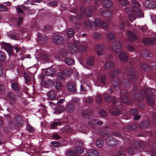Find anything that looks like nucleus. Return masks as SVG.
I'll return each mask as SVG.
<instances>
[{
    "label": "nucleus",
    "instance_id": "obj_1",
    "mask_svg": "<svg viewBox=\"0 0 156 156\" xmlns=\"http://www.w3.org/2000/svg\"><path fill=\"white\" fill-rule=\"evenodd\" d=\"M125 71L127 75L129 76L130 81L133 83L141 81L144 78L143 75L141 73L137 72L135 69L131 67H127Z\"/></svg>",
    "mask_w": 156,
    "mask_h": 156
},
{
    "label": "nucleus",
    "instance_id": "obj_2",
    "mask_svg": "<svg viewBox=\"0 0 156 156\" xmlns=\"http://www.w3.org/2000/svg\"><path fill=\"white\" fill-rule=\"evenodd\" d=\"M104 99L105 101L107 103L112 102L113 107L115 106V108H118V105L119 107H122L121 104L120 102H117V98L115 96L111 97L109 94L104 93L103 94Z\"/></svg>",
    "mask_w": 156,
    "mask_h": 156
},
{
    "label": "nucleus",
    "instance_id": "obj_3",
    "mask_svg": "<svg viewBox=\"0 0 156 156\" xmlns=\"http://www.w3.org/2000/svg\"><path fill=\"white\" fill-rule=\"evenodd\" d=\"M133 98L136 101H137L138 106L140 109H143L144 108L145 104L142 101L144 100V97L141 94L135 92L133 94Z\"/></svg>",
    "mask_w": 156,
    "mask_h": 156
},
{
    "label": "nucleus",
    "instance_id": "obj_4",
    "mask_svg": "<svg viewBox=\"0 0 156 156\" xmlns=\"http://www.w3.org/2000/svg\"><path fill=\"white\" fill-rule=\"evenodd\" d=\"M120 81L121 85L126 87H128L130 86V84L129 80L123 78L119 81V79H116L115 83L113 85L114 88L116 90L119 89Z\"/></svg>",
    "mask_w": 156,
    "mask_h": 156
},
{
    "label": "nucleus",
    "instance_id": "obj_5",
    "mask_svg": "<svg viewBox=\"0 0 156 156\" xmlns=\"http://www.w3.org/2000/svg\"><path fill=\"white\" fill-rule=\"evenodd\" d=\"M131 146L132 148L136 149L140 148L144 149L145 148L146 144L141 141H133L131 143Z\"/></svg>",
    "mask_w": 156,
    "mask_h": 156
},
{
    "label": "nucleus",
    "instance_id": "obj_6",
    "mask_svg": "<svg viewBox=\"0 0 156 156\" xmlns=\"http://www.w3.org/2000/svg\"><path fill=\"white\" fill-rule=\"evenodd\" d=\"M106 142L107 144L110 146H115L118 144V140L112 136H107L106 139Z\"/></svg>",
    "mask_w": 156,
    "mask_h": 156
},
{
    "label": "nucleus",
    "instance_id": "obj_7",
    "mask_svg": "<svg viewBox=\"0 0 156 156\" xmlns=\"http://www.w3.org/2000/svg\"><path fill=\"white\" fill-rule=\"evenodd\" d=\"M84 16L83 13L82 11L79 12L77 16L71 15L70 17V19L71 21L75 24H76L77 19L82 18Z\"/></svg>",
    "mask_w": 156,
    "mask_h": 156
},
{
    "label": "nucleus",
    "instance_id": "obj_8",
    "mask_svg": "<svg viewBox=\"0 0 156 156\" xmlns=\"http://www.w3.org/2000/svg\"><path fill=\"white\" fill-rule=\"evenodd\" d=\"M153 39L150 38H145L142 41L143 43L147 45L153 46L154 44L155 41H156V34H154V36L153 37Z\"/></svg>",
    "mask_w": 156,
    "mask_h": 156
},
{
    "label": "nucleus",
    "instance_id": "obj_9",
    "mask_svg": "<svg viewBox=\"0 0 156 156\" xmlns=\"http://www.w3.org/2000/svg\"><path fill=\"white\" fill-rule=\"evenodd\" d=\"M121 48L122 45L119 41H115L112 44V49L115 53L119 52Z\"/></svg>",
    "mask_w": 156,
    "mask_h": 156
},
{
    "label": "nucleus",
    "instance_id": "obj_10",
    "mask_svg": "<svg viewBox=\"0 0 156 156\" xmlns=\"http://www.w3.org/2000/svg\"><path fill=\"white\" fill-rule=\"evenodd\" d=\"M52 41L55 43L58 44L62 43L64 40V37L60 35H57L53 37Z\"/></svg>",
    "mask_w": 156,
    "mask_h": 156
},
{
    "label": "nucleus",
    "instance_id": "obj_11",
    "mask_svg": "<svg viewBox=\"0 0 156 156\" xmlns=\"http://www.w3.org/2000/svg\"><path fill=\"white\" fill-rule=\"evenodd\" d=\"M137 127V126L135 123L128 124L126 126L123 127V129L124 131L129 132L135 130Z\"/></svg>",
    "mask_w": 156,
    "mask_h": 156
},
{
    "label": "nucleus",
    "instance_id": "obj_12",
    "mask_svg": "<svg viewBox=\"0 0 156 156\" xmlns=\"http://www.w3.org/2000/svg\"><path fill=\"white\" fill-rule=\"evenodd\" d=\"M2 46L9 54H12L13 47L11 45L6 43L3 42L2 43Z\"/></svg>",
    "mask_w": 156,
    "mask_h": 156
},
{
    "label": "nucleus",
    "instance_id": "obj_13",
    "mask_svg": "<svg viewBox=\"0 0 156 156\" xmlns=\"http://www.w3.org/2000/svg\"><path fill=\"white\" fill-rule=\"evenodd\" d=\"M132 7H127L129 8L128 9L130 10L129 11L133 12V9L135 10H137L140 6V4L135 0H132L131 2Z\"/></svg>",
    "mask_w": 156,
    "mask_h": 156
},
{
    "label": "nucleus",
    "instance_id": "obj_14",
    "mask_svg": "<svg viewBox=\"0 0 156 156\" xmlns=\"http://www.w3.org/2000/svg\"><path fill=\"white\" fill-rule=\"evenodd\" d=\"M95 49L97 51L98 54L99 55H101L105 51V48L103 44H100L96 45Z\"/></svg>",
    "mask_w": 156,
    "mask_h": 156
},
{
    "label": "nucleus",
    "instance_id": "obj_15",
    "mask_svg": "<svg viewBox=\"0 0 156 156\" xmlns=\"http://www.w3.org/2000/svg\"><path fill=\"white\" fill-rule=\"evenodd\" d=\"M101 12L102 16L105 18L110 19L112 17V12L109 10L102 9Z\"/></svg>",
    "mask_w": 156,
    "mask_h": 156
},
{
    "label": "nucleus",
    "instance_id": "obj_16",
    "mask_svg": "<svg viewBox=\"0 0 156 156\" xmlns=\"http://www.w3.org/2000/svg\"><path fill=\"white\" fill-rule=\"evenodd\" d=\"M37 41L42 44L46 43L48 41V37L44 35H42L40 33L38 34Z\"/></svg>",
    "mask_w": 156,
    "mask_h": 156
},
{
    "label": "nucleus",
    "instance_id": "obj_17",
    "mask_svg": "<svg viewBox=\"0 0 156 156\" xmlns=\"http://www.w3.org/2000/svg\"><path fill=\"white\" fill-rule=\"evenodd\" d=\"M144 5L149 8L153 9L156 6V3L151 0H146L145 2Z\"/></svg>",
    "mask_w": 156,
    "mask_h": 156
},
{
    "label": "nucleus",
    "instance_id": "obj_18",
    "mask_svg": "<svg viewBox=\"0 0 156 156\" xmlns=\"http://www.w3.org/2000/svg\"><path fill=\"white\" fill-rule=\"evenodd\" d=\"M143 93V95H145V98L149 104L152 107L154 105V102L151 98L147 94L145 90H141V93Z\"/></svg>",
    "mask_w": 156,
    "mask_h": 156
},
{
    "label": "nucleus",
    "instance_id": "obj_19",
    "mask_svg": "<svg viewBox=\"0 0 156 156\" xmlns=\"http://www.w3.org/2000/svg\"><path fill=\"white\" fill-rule=\"evenodd\" d=\"M96 8L94 6H90L88 9H85L84 10V12L87 16H89L91 14V12H94Z\"/></svg>",
    "mask_w": 156,
    "mask_h": 156
},
{
    "label": "nucleus",
    "instance_id": "obj_20",
    "mask_svg": "<svg viewBox=\"0 0 156 156\" xmlns=\"http://www.w3.org/2000/svg\"><path fill=\"white\" fill-rule=\"evenodd\" d=\"M129 8L126 7L125 9V11L127 13L128 15V18L129 20L132 22L135 19L134 16V14L132 11H129L130 10L128 9Z\"/></svg>",
    "mask_w": 156,
    "mask_h": 156
},
{
    "label": "nucleus",
    "instance_id": "obj_21",
    "mask_svg": "<svg viewBox=\"0 0 156 156\" xmlns=\"http://www.w3.org/2000/svg\"><path fill=\"white\" fill-rule=\"evenodd\" d=\"M127 34L128 36L129 39L132 41H134L137 39L136 36L131 31L127 30Z\"/></svg>",
    "mask_w": 156,
    "mask_h": 156
},
{
    "label": "nucleus",
    "instance_id": "obj_22",
    "mask_svg": "<svg viewBox=\"0 0 156 156\" xmlns=\"http://www.w3.org/2000/svg\"><path fill=\"white\" fill-rule=\"evenodd\" d=\"M118 56L119 58L121 61L126 62L128 60V57L125 52H120Z\"/></svg>",
    "mask_w": 156,
    "mask_h": 156
},
{
    "label": "nucleus",
    "instance_id": "obj_23",
    "mask_svg": "<svg viewBox=\"0 0 156 156\" xmlns=\"http://www.w3.org/2000/svg\"><path fill=\"white\" fill-rule=\"evenodd\" d=\"M14 122L18 126H20L22 124L23 121L21 116L19 115H17L15 116Z\"/></svg>",
    "mask_w": 156,
    "mask_h": 156
},
{
    "label": "nucleus",
    "instance_id": "obj_24",
    "mask_svg": "<svg viewBox=\"0 0 156 156\" xmlns=\"http://www.w3.org/2000/svg\"><path fill=\"white\" fill-rule=\"evenodd\" d=\"M48 99L53 100L56 97V95L55 91L53 90H51L47 94Z\"/></svg>",
    "mask_w": 156,
    "mask_h": 156
},
{
    "label": "nucleus",
    "instance_id": "obj_25",
    "mask_svg": "<svg viewBox=\"0 0 156 156\" xmlns=\"http://www.w3.org/2000/svg\"><path fill=\"white\" fill-rule=\"evenodd\" d=\"M132 10L134 15L136 17H144V14L143 12L139 9L136 10L133 9Z\"/></svg>",
    "mask_w": 156,
    "mask_h": 156
},
{
    "label": "nucleus",
    "instance_id": "obj_26",
    "mask_svg": "<svg viewBox=\"0 0 156 156\" xmlns=\"http://www.w3.org/2000/svg\"><path fill=\"white\" fill-rule=\"evenodd\" d=\"M74 105L71 103H69L65 107L66 111L69 112H73L74 111Z\"/></svg>",
    "mask_w": 156,
    "mask_h": 156
},
{
    "label": "nucleus",
    "instance_id": "obj_27",
    "mask_svg": "<svg viewBox=\"0 0 156 156\" xmlns=\"http://www.w3.org/2000/svg\"><path fill=\"white\" fill-rule=\"evenodd\" d=\"M150 124V121L144 120L140 123V126L141 128L144 129L149 126Z\"/></svg>",
    "mask_w": 156,
    "mask_h": 156
},
{
    "label": "nucleus",
    "instance_id": "obj_28",
    "mask_svg": "<svg viewBox=\"0 0 156 156\" xmlns=\"http://www.w3.org/2000/svg\"><path fill=\"white\" fill-rule=\"evenodd\" d=\"M87 154L89 156H98L99 153L95 149H89L87 151Z\"/></svg>",
    "mask_w": 156,
    "mask_h": 156
},
{
    "label": "nucleus",
    "instance_id": "obj_29",
    "mask_svg": "<svg viewBox=\"0 0 156 156\" xmlns=\"http://www.w3.org/2000/svg\"><path fill=\"white\" fill-rule=\"evenodd\" d=\"M103 6L106 8H109L112 6L113 4L112 2L109 0H104L102 2Z\"/></svg>",
    "mask_w": 156,
    "mask_h": 156
},
{
    "label": "nucleus",
    "instance_id": "obj_30",
    "mask_svg": "<svg viewBox=\"0 0 156 156\" xmlns=\"http://www.w3.org/2000/svg\"><path fill=\"white\" fill-rule=\"evenodd\" d=\"M68 89L72 92H75L76 91V89L75 85L71 83H69L67 85Z\"/></svg>",
    "mask_w": 156,
    "mask_h": 156
},
{
    "label": "nucleus",
    "instance_id": "obj_31",
    "mask_svg": "<svg viewBox=\"0 0 156 156\" xmlns=\"http://www.w3.org/2000/svg\"><path fill=\"white\" fill-rule=\"evenodd\" d=\"M55 69L49 67L45 71V74L47 76H52L54 74Z\"/></svg>",
    "mask_w": 156,
    "mask_h": 156
},
{
    "label": "nucleus",
    "instance_id": "obj_32",
    "mask_svg": "<svg viewBox=\"0 0 156 156\" xmlns=\"http://www.w3.org/2000/svg\"><path fill=\"white\" fill-rule=\"evenodd\" d=\"M147 91L152 98H154L156 96V91L154 89L151 88L147 89Z\"/></svg>",
    "mask_w": 156,
    "mask_h": 156
},
{
    "label": "nucleus",
    "instance_id": "obj_33",
    "mask_svg": "<svg viewBox=\"0 0 156 156\" xmlns=\"http://www.w3.org/2000/svg\"><path fill=\"white\" fill-rule=\"evenodd\" d=\"M92 113V111L85 109L83 110L82 112V114L84 117L88 118L90 116V114Z\"/></svg>",
    "mask_w": 156,
    "mask_h": 156
},
{
    "label": "nucleus",
    "instance_id": "obj_34",
    "mask_svg": "<svg viewBox=\"0 0 156 156\" xmlns=\"http://www.w3.org/2000/svg\"><path fill=\"white\" fill-rule=\"evenodd\" d=\"M114 64L111 62H107L105 65V68L108 70H110L112 69L114 67Z\"/></svg>",
    "mask_w": 156,
    "mask_h": 156
},
{
    "label": "nucleus",
    "instance_id": "obj_35",
    "mask_svg": "<svg viewBox=\"0 0 156 156\" xmlns=\"http://www.w3.org/2000/svg\"><path fill=\"white\" fill-rule=\"evenodd\" d=\"M69 49L72 52L76 53L77 52L78 46L75 44H73L70 45V48Z\"/></svg>",
    "mask_w": 156,
    "mask_h": 156
},
{
    "label": "nucleus",
    "instance_id": "obj_36",
    "mask_svg": "<svg viewBox=\"0 0 156 156\" xmlns=\"http://www.w3.org/2000/svg\"><path fill=\"white\" fill-rule=\"evenodd\" d=\"M121 101L124 103L129 104L131 102V100L127 96H122L120 97Z\"/></svg>",
    "mask_w": 156,
    "mask_h": 156
},
{
    "label": "nucleus",
    "instance_id": "obj_37",
    "mask_svg": "<svg viewBox=\"0 0 156 156\" xmlns=\"http://www.w3.org/2000/svg\"><path fill=\"white\" fill-rule=\"evenodd\" d=\"M74 59L71 58H68L66 59L65 62L68 65L72 66L74 64Z\"/></svg>",
    "mask_w": 156,
    "mask_h": 156
},
{
    "label": "nucleus",
    "instance_id": "obj_38",
    "mask_svg": "<svg viewBox=\"0 0 156 156\" xmlns=\"http://www.w3.org/2000/svg\"><path fill=\"white\" fill-rule=\"evenodd\" d=\"M140 67L144 71L148 72L150 70V67L145 63H140Z\"/></svg>",
    "mask_w": 156,
    "mask_h": 156
},
{
    "label": "nucleus",
    "instance_id": "obj_39",
    "mask_svg": "<svg viewBox=\"0 0 156 156\" xmlns=\"http://www.w3.org/2000/svg\"><path fill=\"white\" fill-rule=\"evenodd\" d=\"M84 26L87 28H91L92 27V26L93 24V22H91L89 20H87L84 21L83 23Z\"/></svg>",
    "mask_w": 156,
    "mask_h": 156
},
{
    "label": "nucleus",
    "instance_id": "obj_40",
    "mask_svg": "<svg viewBox=\"0 0 156 156\" xmlns=\"http://www.w3.org/2000/svg\"><path fill=\"white\" fill-rule=\"evenodd\" d=\"M96 144L97 147H101L103 146L104 142L103 140L101 138H99L97 139Z\"/></svg>",
    "mask_w": 156,
    "mask_h": 156
},
{
    "label": "nucleus",
    "instance_id": "obj_41",
    "mask_svg": "<svg viewBox=\"0 0 156 156\" xmlns=\"http://www.w3.org/2000/svg\"><path fill=\"white\" fill-rule=\"evenodd\" d=\"M75 34V30L72 28H69L67 31L66 35L69 37H71Z\"/></svg>",
    "mask_w": 156,
    "mask_h": 156
},
{
    "label": "nucleus",
    "instance_id": "obj_42",
    "mask_svg": "<svg viewBox=\"0 0 156 156\" xmlns=\"http://www.w3.org/2000/svg\"><path fill=\"white\" fill-rule=\"evenodd\" d=\"M72 69L69 68H66L63 69L62 71L63 74L67 76L70 75L72 73Z\"/></svg>",
    "mask_w": 156,
    "mask_h": 156
},
{
    "label": "nucleus",
    "instance_id": "obj_43",
    "mask_svg": "<svg viewBox=\"0 0 156 156\" xmlns=\"http://www.w3.org/2000/svg\"><path fill=\"white\" fill-rule=\"evenodd\" d=\"M99 80L103 84H105L106 82V78L104 74L100 75L98 76Z\"/></svg>",
    "mask_w": 156,
    "mask_h": 156
},
{
    "label": "nucleus",
    "instance_id": "obj_44",
    "mask_svg": "<svg viewBox=\"0 0 156 156\" xmlns=\"http://www.w3.org/2000/svg\"><path fill=\"white\" fill-rule=\"evenodd\" d=\"M62 144L58 141H53L51 142V147H58L62 146Z\"/></svg>",
    "mask_w": 156,
    "mask_h": 156
},
{
    "label": "nucleus",
    "instance_id": "obj_45",
    "mask_svg": "<svg viewBox=\"0 0 156 156\" xmlns=\"http://www.w3.org/2000/svg\"><path fill=\"white\" fill-rule=\"evenodd\" d=\"M64 110V107L62 105H60L55 108V112L57 114L62 113Z\"/></svg>",
    "mask_w": 156,
    "mask_h": 156
},
{
    "label": "nucleus",
    "instance_id": "obj_46",
    "mask_svg": "<svg viewBox=\"0 0 156 156\" xmlns=\"http://www.w3.org/2000/svg\"><path fill=\"white\" fill-rule=\"evenodd\" d=\"M94 59L92 57H90L87 58L86 60L87 64L91 66H92L94 64Z\"/></svg>",
    "mask_w": 156,
    "mask_h": 156
},
{
    "label": "nucleus",
    "instance_id": "obj_47",
    "mask_svg": "<svg viewBox=\"0 0 156 156\" xmlns=\"http://www.w3.org/2000/svg\"><path fill=\"white\" fill-rule=\"evenodd\" d=\"M93 37L94 39H100L102 38V36L100 33L95 32L93 33Z\"/></svg>",
    "mask_w": 156,
    "mask_h": 156
},
{
    "label": "nucleus",
    "instance_id": "obj_48",
    "mask_svg": "<svg viewBox=\"0 0 156 156\" xmlns=\"http://www.w3.org/2000/svg\"><path fill=\"white\" fill-rule=\"evenodd\" d=\"M93 24L96 27H99L101 25V22L100 19L99 18H97L95 19L94 21L93 22Z\"/></svg>",
    "mask_w": 156,
    "mask_h": 156
},
{
    "label": "nucleus",
    "instance_id": "obj_49",
    "mask_svg": "<svg viewBox=\"0 0 156 156\" xmlns=\"http://www.w3.org/2000/svg\"><path fill=\"white\" fill-rule=\"evenodd\" d=\"M74 151L76 153L79 154H82L84 151V150L83 148L79 147H75Z\"/></svg>",
    "mask_w": 156,
    "mask_h": 156
},
{
    "label": "nucleus",
    "instance_id": "obj_50",
    "mask_svg": "<svg viewBox=\"0 0 156 156\" xmlns=\"http://www.w3.org/2000/svg\"><path fill=\"white\" fill-rule=\"evenodd\" d=\"M107 38L111 41L115 39V36L113 33L110 32L108 33L107 35Z\"/></svg>",
    "mask_w": 156,
    "mask_h": 156
},
{
    "label": "nucleus",
    "instance_id": "obj_51",
    "mask_svg": "<svg viewBox=\"0 0 156 156\" xmlns=\"http://www.w3.org/2000/svg\"><path fill=\"white\" fill-rule=\"evenodd\" d=\"M119 72V70L118 69H116L114 70V71H112L110 74V76L113 78Z\"/></svg>",
    "mask_w": 156,
    "mask_h": 156
},
{
    "label": "nucleus",
    "instance_id": "obj_52",
    "mask_svg": "<svg viewBox=\"0 0 156 156\" xmlns=\"http://www.w3.org/2000/svg\"><path fill=\"white\" fill-rule=\"evenodd\" d=\"M57 78L58 80H62L65 78V75L62 72H59L57 74Z\"/></svg>",
    "mask_w": 156,
    "mask_h": 156
},
{
    "label": "nucleus",
    "instance_id": "obj_53",
    "mask_svg": "<svg viewBox=\"0 0 156 156\" xmlns=\"http://www.w3.org/2000/svg\"><path fill=\"white\" fill-rule=\"evenodd\" d=\"M41 58L43 60H48V58L47 55L45 52H41L40 54Z\"/></svg>",
    "mask_w": 156,
    "mask_h": 156
},
{
    "label": "nucleus",
    "instance_id": "obj_54",
    "mask_svg": "<svg viewBox=\"0 0 156 156\" xmlns=\"http://www.w3.org/2000/svg\"><path fill=\"white\" fill-rule=\"evenodd\" d=\"M11 87L14 90L18 91L20 89L19 86L16 82H14L11 85Z\"/></svg>",
    "mask_w": 156,
    "mask_h": 156
},
{
    "label": "nucleus",
    "instance_id": "obj_55",
    "mask_svg": "<svg viewBox=\"0 0 156 156\" xmlns=\"http://www.w3.org/2000/svg\"><path fill=\"white\" fill-rule=\"evenodd\" d=\"M60 122H53L51 124V127L52 129H55L58 126L60 125Z\"/></svg>",
    "mask_w": 156,
    "mask_h": 156
},
{
    "label": "nucleus",
    "instance_id": "obj_56",
    "mask_svg": "<svg viewBox=\"0 0 156 156\" xmlns=\"http://www.w3.org/2000/svg\"><path fill=\"white\" fill-rule=\"evenodd\" d=\"M61 55L64 57H66L69 53L67 50L65 49H63L60 51Z\"/></svg>",
    "mask_w": 156,
    "mask_h": 156
},
{
    "label": "nucleus",
    "instance_id": "obj_57",
    "mask_svg": "<svg viewBox=\"0 0 156 156\" xmlns=\"http://www.w3.org/2000/svg\"><path fill=\"white\" fill-rule=\"evenodd\" d=\"M99 133L101 136H107L108 133L107 130L105 129H102L100 130Z\"/></svg>",
    "mask_w": 156,
    "mask_h": 156
},
{
    "label": "nucleus",
    "instance_id": "obj_58",
    "mask_svg": "<svg viewBox=\"0 0 156 156\" xmlns=\"http://www.w3.org/2000/svg\"><path fill=\"white\" fill-rule=\"evenodd\" d=\"M131 113L133 115H135L138 114V112L136 108H131L130 110Z\"/></svg>",
    "mask_w": 156,
    "mask_h": 156
},
{
    "label": "nucleus",
    "instance_id": "obj_59",
    "mask_svg": "<svg viewBox=\"0 0 156 156\" xmlns=\"http://www.w3.org/2000/svg\"><path fill=\"white\" fill-rule=\"evenodd\" d=\"M78 49L82 52H85L86 50V46L83 45H80L79 46Z\"/></svg>",
    "mask_w": 156,
    "mask_h": 156
},
{
    "label": "nucleus",
    "instance_id": "obj_60",
    "mask_svg": "<svg viewBox=\"0 0 156 156\" xmlns=\"http://www.w3.org/2000/svg\"><path fill=\"white\" fill-rule=\"evenodd\" d=\"M127 50L129 52H133L134 50V48L131 45L129 44H128L126 46Z\"/></svg>",
    "mask_w": 156,
    "mask_h": 156
},
{
    "label": "nucleus",
    "instance_id": "obj_61",
    "mask_svg": "<svg viewBox=\"0 0 156 156\" xmlns=\"http://www.w3.org/2000/svg\"><path fill=\"white\" fill-rule=\"evenodd\" d=\"M111 113L113 115L117 116L121 113V111L120 110H118L115 111H112Z\"/></svg>",
    "mask_w": 156,
    "mask_h": 156
},
{
    "label": "nucleus",
    "instance_id": "obj_62",
    "mask_svg": "<svg viewBox=\"0 0 156 156\" xmlns=\"http://www.w3.org/2000/svg\"><path fill=\"white\" fill-rule=\"evenodd\" d=\"M128 93L127 91L125 90H122L120 91V96L121 97L122 96H127L128 95Z\"/></svg>",
    "mask_w": 156,
    "mask_h": 156
},
{
    "label": "nucleus",
    "instance_id": "obj_63",
    "mask_svg": "<svg viewBox=\"0 0 156 156\" xmlns=\"http://www.w3.org/2000/svg\"><path fill=\"white\" fill-rule=\"evenodd\" d=\"M8 96L10 98V101L11 102H14L15 101V95L14 94L12 93H10L8 94Z\"/></svg>",
    "mask_w": 156,
    "mask_h": 156
},
{
    "label": "nucleus",
    "instance_id": "obj_64",
    "mask_svg": "<svg viewBox=\"0 0 156 156\" xmlns=\"http://www.w3.org/2000/svg\"><path fill=\"white\" fill-rule=\"evenodd\" d=\"M52 137L56 140H58L60 139L61 137L59 135L56 133H53L52 135Z\"/></svg>",
    "mask_w": 156,
    "mask_h": 156
}]
</instances>
